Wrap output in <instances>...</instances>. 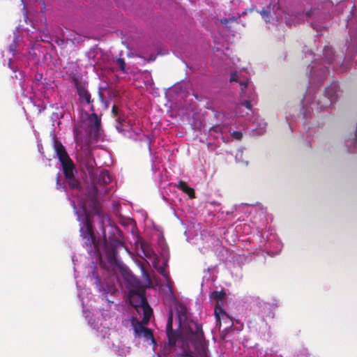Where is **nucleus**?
<instances>
[{
  "label": "nucleus",
  "instance_id": "1",
  "mask_svg": "<svg viewBox=\"0 0 357 357\" xmlns=\"http://www.w3.org/2000/svg\"><path fill=\"white\" fill-rule=\"evenodd\" d=\"M89 208L98 217L100 224L101 225V230L103 238H106L105 227L111 226V221L109 216L100 211V202L98 199L97 187L93 188L92 192L86 196L82 209L76 211L77 220L81 223L79 231L80 236L84 241V245L87 248L89 252H94L99 253V240H97L93 231V227L91 220L90 215L86 209Z\"/></svg>",
  "mask_w": 357,
  "mask_h": 357
},
{
  "label": "nucleus",
  "instance_id": "2",
  "mask_svg": "<svg viewBox=\"0 0 357 357\" xmlns=\"http://www.w3.org/2000/svg\"><path fill=\"white\" fill-rule=\"evenodd\" d=\"M145 291V288L140 287H138L137 289H130L129 291V299L130 305L138 312L139 310L143 311L142 323L147 324L152 315L153 310L146 298Z\"/></svg>",
  "mask_w": 357,
  "mask_h": 357
},
{
  "label": "nucleus",
  "instance_id": "3",
  "mask_svg": "<svg viewBox=\"0 0 357 357\" xmlns=\"http://www.w3.org/2000/svg\"><path fill=\"white\" fill-rule=\"evenodd\" d=\"M166 333L168 342L165 344L164 353L165 354H169L174 349L178 337L180 335V333L177 331L173 329V314L172 312L168 317Z\"/></svg>",
  "mask_w": 357,
  "mask_h": 357
},
{
  "label": "nucleus",
  "instance_id": "4",
  "mask_svg": "<svg viewBox=\"0 0 357 357\" xmlns=\"http://www.w3.org/2000/svg\"><path fill=\"white\" fill-rule=\"evenodd\" d=\"M72 84L77 90L79 101L82 105H92L93 99L87 89V83L82 81L79 77H73Z\"/></svg>",
  "mask_w": 357,
  "mask_h": 357
},
{
  "label": "nucleus",
  "instance_id": "5",
  "mask_svg": "<svg viewBox=\"0 0 357 357\" xmlns=\"http://www.w3.org/2000/svg\"><path fill=\"white\" fill-rule=\"evenodd\" d=\"M337 89L338 84L337 83H333L326 89L325 93L323 96V103L320 100L317 102V105H319L321 109L326 108L336 101Z\"/></svg>",
  "mask_w": 357,
  "mask_h": 357
},
{
  "label": "nucleus",
  "instance_id": "6",
  "mask_svg": "<svg viewBox=\"0 0 357 357\" xmlns=\"http://www.w3.org/2000/svg\"><path fill=\"white\" fill-rule=\"evenodd\" d=\"M120 244L118 240H112L109 244L105 245V257L111 265H118L116 258V247Z\"/></svg>",
  "mask_w": 357,
  "mask_h": 357
},
{
  "label": "nucleus",
  "instance_id": "7",
  "mask_svg": "<svg viewBox=\"0 0 357 357\" xmlns=\"http://www.w3.org/2000/svg\"><path fill=\"white\" fill-rule=\"evenodd\" d=\"M90 109L92 113L88 117L89 128L91 133L98 137L101 127V119L95 112V108L93 105H91Z\"/></svg>",
  "mask_w": 357,
  "mask_h": 357
},
{
  "label": "nucleus",
  "instance_id": "8",
  "mask_svg": "<svg viewBox=\"0 0 357 357\" xmlns=\"http://www.w3.org/2000/svg\"><path fill=\"white\" fill-rule=\"evenodd\" d=\"M190 321H194L193 320H188L186 321L185 326H184V331H185V340L183 339L179 342L178 347L181 349L182 352L180 354H178L176 355V357H197V355H193L192 352L191 351L189 346V342H191L190 339L187 337V329L186 326L188 324Z\"/></svg>",
  "mask_w": 357,
  "mask_h": 357
},
{
  "label": "nucleus",
  "instance_id": "9",
  "mask_svg": "<svg viewBox=\"0 0 357 357\" xmlns=\"http://www.w3.org/2000/svg\"><path fill=\"white\" fill-rule=\"evenodd\" d=\"M111 182V177L108 173L107 171L106 170H102V171H100L98 176V178H97V181L96 182H93V185L92 187L91 188V189L89 190L87 195H89V192H92L93 190V188L94 186L97 187V189H98V187L97 185H105L108 183H109ZM99 193V190H98V194Z\"/></svg>",
  "mask_w": 357,
  "mask_h": 357
},
{
  "label": "nucleus",
  "instance_id": "10",
  "mask_svg": "<svg viewBox=\"0 0 357 357\" xmlns=\"http://www.w3.org/2000/svg\"><path fill=\"white\" fill-rule=\"evenodd\" d=\"M53 147L60 162L70 158L61 142L57 139H54Z\"/></svg>",
  "mask_w": 357,
  "mask_h": 357
},
{
  "label": "nucleus",
  "instance_id": "11",
  "mask_svg": "<svg viewBox=\"0 0 357 357\" xmlns=\"http://www.w3.org/2000/svg\"><path fill=\"white\" fill-rule=\"evenodd\" d=\"M62 166L63 174L66 178H70L73 175H75V172H76L75 165L73 160L70 158L66 160L62 161L61 162Z\"/></svg>",
  "mask_w": 357,
  "mask_h": 357
},
{
  "label": "nucleus",
  "instance_id": "12",
  "mask_svg": "<svg viewBox=\"0 0 357 357\" xmlns=\"http://www.w3.org/2000/svg\"><path fill=\"white\" fill-rule=\"evenodd\" d=\"M230 82H237L241 87V91L243 92L245 89H247L249 84V79L246 77L242 76L239 73L235 72L231 74L230 76Z\"/></svg>",
  "mask_w": 357,
  "mask_h": 357
},
{
  "label": "nucleus",
  "instance_id": "13",
  "mask_svg": "<svg viewBox=\"0 0 357 357\" xmlns=\"http://www.w3.org/2000/svg\"><path fill=\"white\" fill-rule=\"evenodd\" d=\"M303 17V13H296V14L291 13V14H287L285 16V22L287 25L291 26V24H295L296 23H298L300 20Z\"/></svg>",
  "mask_w": 357,
  "mask_h": 357
},
{
  "label": "nucleus",
  "instance_id": "14",
  "mask_svg": "<svg viewBox=\"0 0 357 357\" xmlns=\"http://www.w3.org/2000/svg\"><path fill=\"white\" fill-rule=\"evenodd\" d=\"M177 188L179 190H182L185 194H187L190 199H193L195 197L194 189L189 187L185 181H180L178 183Z\"/></svg>",
  "mask_w": 357,
  "mask_h": 357
},
{
  "label": "nucleus",
  "instance_id": "15",
  "mask_svg": "<svg viewBox=\"0 0 357 357\" xmlns=\"http://www.w3.org/2000/svg\"><path fill=\"white\" fill-rule=\"evenodd\" d=\"M95 160L90 153L86 154L85 157L82 160V165L90 172L95 165Z\"/></svg>",
  "mask_w": 357,
  "mask_h": 357
},
{
  "label": "nucleus",
  "instance_id": "16",
  "mask_svg": "<svg viewBox=\"0 0 357 357\" xmlns=\"http://www.w3.org/2000/svg\"><path fill=\"white\" fill-rule=\"evenodd\" d=\"M66 182L69 187L73 190H81L82 185L80 181L73 175L70 178H66Z\"/></svg>",
  "mask_w": 357,
  "mask_h": 357
},
{
  "label": "nucleus",
  "instance_id": "17",
  "mask_svg": "<svg viewBox=\"0 0 357 357\" xmlns=\"http://www.w3.org/2000/svg\"><path fill=\"white\" fill-rule=\"evenodd\" d=\"M215 315L218 321H220L221 318L224 319L225 317L229 319L230 326L233 325L232 321L229 318L226 312L220 306L219 303H217L215 307Z\"/></svg>",
  "mask_w": 357,
  "mask_h": 357
},
{
  "label": "nucleus",
  "instance_id": "18",
  "mask_svg": "<svg viewBox=\"0 0 357 357\" xmlns=\"http://www.w3.org/2000/svg\"><path fill=\"white\" fill-rule=\"evenodd\" d=\"M226 293L224 291H214L212 292L211 297L215 300H216L217 303H219L220 301H222V299L225 297Z\"/></svg>",
  "mask_w": 357,
  "mask_h": 357
},
{
  "label": "nucleus",
  "instance_id": "19",
  "mask_svg": "<svg viewBox=\"0 0 357 357\" xmlns=\"http://www.w3.org/2000/svg\"><path fill=\"white\" fill-rule=\"evenodd\" d=\"M120 111L119 108L114 105L112 109V113L113 116L116 119V121L122 126L123 122L125 121L124 119H122L121 116H119V112Z\"/></svg>",
  "mask_w": 357,
  "mask_h": 357
},
{
  "label": "nucleus",
  "instance_id": "20",
  "mask_svg": "<svg viewBox=\"0 0 357 357\" xmlns=\"http://www.w3.org/2000/svg\"><path fill=\"white\" fill-rule=\"evenodd\" d=\"M141 335H143V337L146 340H151L152 343L155 344V341L153 335L152 331L149 328H146V329L141 333Z\"/></svg>",
  "mask_w": 357,
  "mask_h": 357
},
{
  "label": "nucleus",
  "instance_id": "21",
  "mask_svg": "<svg viewBox=\"0 0 357 357\" xmlns=\"http://www.w3.org/2000/svg\"><path fill=\"white\" fill-rule=\"evenodd\" d=\"M132 324L134 327V331L137 335H141V333L146 329L142 323L137 321L135 324L134 323V320H132Z\"/></svg>",
  "mask_w": 357,
  "mask_h": 357
},
{
  "label": "nucleus",
  "instance_id": "22",
  "mask_svg": "<svg viewBox=\"0 0 357 357\" xmlns=\"http://www.w3.org/2000/svg\"><path fill=\"white\" fill-rule=\"evenodd\" d=\"M167 266V264L165 262V263H164V264L162 266L158 267L157 271L160 275H162L163 277H165L167 280H169V276L166 271Z\"/></svg>",
  "mask_w": 357,
  "mask_h": 357
},
{
  "label": "nucleus",
  "instance_id": "23",
  "mask_svg": "<svg viewBox=\"0 0 357 357\" xmlns=\"http://www.w3.org/2000/svg\"><path fill=\"white\" fill-rule=\"evenodd\" d=\"M130 285L132 287V289H137L138 287L145 288L142 284L140 280H139L136 278H132L130 280Z\"/></svg>",
  "mask_w": 357,
  "mask_h": 357
},
{
  "label": "nucleus",
  "instance_id": "24",
  "mask_svg": "<svg viewBox=\"0 0 357 357\" xmlns=\"http://www.w3.org/2000/svg\"><path fill=\"white\" fill-rule=\"evenodd\" d=\"M259 13L261 14V15L262 16V17L265 20V21L266 22H270V19H271V12L270 10H266V9H263L261 10Z\"/></svg>",
  "mask_w": 357,
  "mask_h": 357
},
{
  "label": "nucleus",
  "instance_id": "25",
  "mask_svg": "<svg viewBox=\"0 0 357 357\" xmlns=\"http://www.w3.org/2000/svg\"><path fill=\"white\" fill-rule=\"evenodd\" d=\"M116 64L119 66L120 70L123 73H126V63H125L124 59L119 58L116 60Z\"/></svg>",
  "mask_w": 357,
  "mask_h": 357
},
{
  "label": "nucleus",
  "instance_id": "26",
  "mask_svg": "<svg viewBox=\"0 0 357 357\" xmlns=\"http://www.w3.org/2000/svg\"><path fill=\"white\" fill-rule=\"evenodd\" d=\"M231 136L236 139L241 140L243 137V134L240 131H233Z\"/></svg>",
  "mask_w": 357,
  "mask_h": 357
},
{
  "label": "nucleus",
  "instance_id": "27",
  "mask_svg": "<svg viewBox=\"0 0 357 357\" xmlns=\"http://www.w3.org/2000/svg\"><path fill=\"white\" fill-rule=\"evenodd\" d=\"M236 17H229V18H225L223 20H221L220 22L222 24H227L231 22H236Z\"/></svg>",
  "mask_w": 357,
  "mask_h": 357
},
{
  "label": "nucleus",
  "instance_id": "28",
  "mask_svg": "<svg viewBox=\"0 0 357 357\" xmlns=\"http://www.w3.org/2000/svg\"><path fill=\"white\" fill-rule=\"evenodd\" d=\"M241 105L248 109H251L252 108V104L250 100H245L241 103Z\"/></svg>",
  "mask_w": 357,
  "mask_h": 357
},
{
  "label": "nucleus",
  "instance_id": "29",
  "mask_svg": "<svg viewBox=\"0 0 357 357\" xmlns=\"http://www.w3.org/2000/svg\"><path fill=\"white\" fill-rule=\"evenodd\" d=\"M211 130H213L215 132H222V126L220 125L214 126L211 128Z\"/></svg>",
  "mask_w": 357,
  "mask_h": 357
},
{
  "label": "nucleus",
  "instance_id": "30",
  "mask_svg": "<svg viewBox=\"0 0 357 357\" xmlns=\"http://www.w3.org/2000/svg\"><path fill=\"white\" fill-rule=\"evenodd\" d=\"M15 49H16V44L15 42H13L9 46V50H10V52L14 53L15 52Z\"/></svg>",
  "mask_w": 357,
  "mask_h": 357
},
{
  "label": "nucleus",
  "instance_id": "31",
  "mask_svg": "<svg viewBox=\"0 0 357 357\" xmlns=\"http://www.w3.org/2000/svg\"><path fill=\"white\" fill-rule=\"evenodd\" d=\"M50 40V36L47 34H45L44 37L42 38L41 40L43 42H49Z\"/></svg>",
  "mask_w": 357,
  "mask_h": 357
},
{
  "label": "nucleus",
  "instance_id": "32",
  "mask_svg": "<svg viewBox=\"0 0 357 357\" xmlns=\"http://www.w3.org/2000/svg\"><path fill=\"white\" fill-rule=\"evenodd\" d=\"M59 181H60V176H59V175H58L57 177H56V187H57V188H59V187H62V188H64V187L60 183Z\"/></svg>",
  "mask_w": 357,
  "mask_h": 357
},
{
  "label": "nucleus",
  "instance_id": "33",
  "mask_svg": "<svg viewBox=\"0 0 357 357\" xmlns=\"http://www.w3.org/2000/svg\"><path fill=\"white\" fill-rule=\"evenodd\" d=\"M119 116H121L122 119H125L124 114L123 113V112L121 109L119 112Z\"/></svg>",
  "mask_w": 357,
  "mask_h": 357
},
{
  "label": "nucleus",
  "instance_id": "34",
  "mask_svg": "<svg viewBox=\"0 0 357 357\" xmlns=\"http://www.w3.org/2000/svg\"><path fill=\"white\" fill-rule=\"evenodd\" d=\"M99 96H100V99H102V100L103 99V94L100 91H99Z\"/></svg>",
  "mask_w": 357,
  "mask_h": 357
},
{
  "label": "nucleus",
  "instance_id": "35",
  "mask_svg": "<svg viewBox=\"0 0 357 357\" xmlns=\"http://www.w3.org/2000/svg\"><path fill=\"white\" fill-rule=\"evenodd\" d=\"M333 60H331V59H328V63L329 64L333 63Z\"/></svg>",
  "mask_w": 357,
  "mask_h": 357
},
{
  "label": "nucleus",
  "instance_id": "36",
  "mask_svg": "<svg viewBox=\"0 0 357 357\" xmlns=\"http://www.w3.org/2000/svg\"><path fill=\"white\" fill-rule=\"evenodd\" d=\"M114 229L115 230L118 231H119V227H115Z\"/></svg>",
  "mask_w": 357,
  "mask_h": 357
}]
</instances>
